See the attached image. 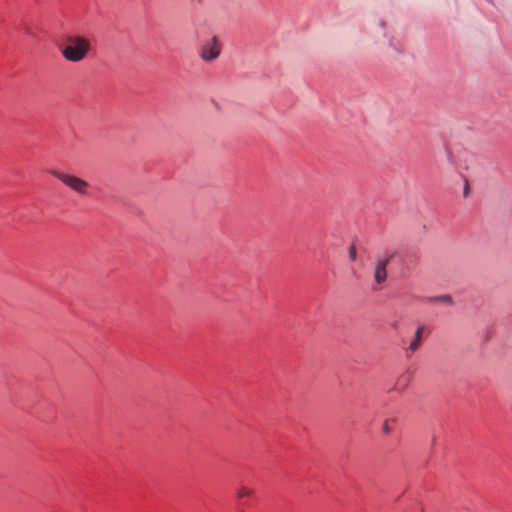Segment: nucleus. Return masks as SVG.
Returning a JSON list of instances; mask_svg holds the SVG:
<instances>
[{
    "label": "nucleus",
    "mask_w": 512,
    "mask_h": 512,
    "mask_svg": "<svg viewBox=\"0 0 512 512\" xmlns=\"http://www.w3.org/2000/svg\"><path fill=\"white\" fill-rule=\"evenodd\" d=\"M91 48L92 43L90 37L73 34L66 36L65 44L60 52L66 61L78 63L87 58Z\"/></svg>",
    "instance_id": "obj_1"
},
{
    "label": "nucleus",
    "mask_w": 512,
    "mask_h": 512,
    "mask_svg": "<svg viewBox=\"0 0 512 512\" xmlns=\"http://www.w3.org/2000/svg\"><path fill=\"white\" fill-rule=\"evenodd\" d=\"M50 173L79 195L88 194L90 185L86 180L72 174L62 173L55 170H52Z\"/></svg>",
    "instance_id": "obj_2"
},
{
    "label": "nucleus",
    "mask_w": 512,
    "mask_h": 512,
    "mask_svg": "<svg viewBox=\"0 0 512 512\" xmlns=\"http://www.w3.org/2000/svg\"><path fill=\"white\" fill-rule=\"evenodd\" d=\"M221 53V45L216 36L202 45L200 48L199 56L205 62H212L216 60Z\"/></svg>",
    "instance_id": "obj_3"
},
{
    "label": "nucleus",
    "mask_w": 512,
    "mask_h": 512,
    "mask_svg": "<svg viewBox=\"0 0 512 512\" xmlns=\"http://www.w3.org/2000/svg\"><path fill=\"white\" fill-rule=\"evenodd\" d=\"M390 262V257L378 259L374 268V280L378 284H382L387 279V265Z\"/></svg>",
    "instance_id": "obj_4"
},
{
    "label": "nucleus",
    "mask_w": 512,
    "mask_h": 512,
    "mask_svg": "<svg viewBox=\"0 0 512 512\" xmlns=\"http://www.w3.org/2000/svg\"><path fill=\"white\" fill-rule=\"evenodd\" d=\"M410 381H411V375L408 372H405L397 378L393 389L396 391H403L407 388Z\"/></svg>",
    "instance_id": "obj_5"
},
{
    "label": "nucleus",
    "mask_w": 512,
    "mask_h": 512,
    "mask_svg": "<svg viewBox=\"0 0 512 512\" xmlns=\"http://www.w3.org/2000/svg\"><path fill=\"white\" fill-rule=\"evenodd\" d=\"M423 331H424V326H420L417 328L416 332H415V338L414 340L410 343V346L409 348L412 350V351H415L419 348L420 346V342L422 340V334H423Z\"/></svg>",
    "instance_id": "obj_6"
},
{
    "label": "nucleus",
    "mask_w": 512,
    "mask_h": 512,
    "mask_svg": "<svg viewBox=\"0 0 512 512\" xmlns=\"http://www.w3.org/2000/svg\"><path fill=\"white\" fill-rule=\"evenodd\" d=\"M254 494V490L252 488L241 485L236 490V496L239 499L251 497Z\"/></svg>",
    "instance_id": "obj_7"
},
{
    "label": "nucleus",
    "mask_w": 512,
    "mask_h": 512,
    "mask_svg": "<svg viewBox=\"0 0 512 512\" xmlns=\"http://www.w3.org/2000/svg\"><path fill=\"white\" fill-rule=\"evenodd\" d=\"M429 301H431V302H438V303H445V304H448V305H452L453 304V300H452V297L450 295H440V296L430 297Z\"/></svg>",
    "instance_id": "obj_8"
},
{
    "label": "nucleus",
    "mask_w": 512,
    "mask_h": 512,
    "mask_svg": "<svg viewBox=\"0 0 512 512\" xmlns=\"http://www.w3.org/2000/svg\"><path fill=\"white\" fill-rule=\"evenodd\" d=\"M349 258L352 261L356 259V247L353 244L349 247Z\"/></svg>",
    "instance_id": "obj_9"
},
{
    "label": "nucleus",
    "mask_w": 512,
    "mask_h": 512,
    "mask_svg": "<svg viewBox=\"0 0 512 512\" xmlns=\"http://www.w3.org/2000/svg\"><path fill=\"white\" fill-rule=\"evenodd\" d=\"M383 431H384V433H389L390 432V427H389L387 422H385L383 424Z\"/></svg>",
    "instance_id": "obj_10"
}]
</instances>
